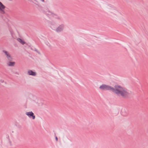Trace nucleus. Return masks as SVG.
I'll use <instances>...</instances> for the list:
<instances>
[{"label": "nucleus", "mask_w": 148, "mask_h": 148, "mask_svg": "<svg viewBox=\"0 0 148 148\" xmlns=\"http://www.w3.org/2000/svg\"><path fill=\"white\" fill-rule=\"evenodd\" d=\"M99 88L102 90H111L117 96L123 99L128 98L130 95V93L129 91L118 85H115L114 88L109 85L103 84Z\"/></svg>", "instance_id": "1"}, {"label": "nucleus", "mask_w": 148, "mask_h": 148, "mask_svg": "<svg viewBox=\"0 0 148 148\" xmlns=\"http://www.w3.org/2000/svg\"><path fill=\"white\" fill-rule=\"evenodd\" d=\"M25 114L28 116L29 117L32 119H34L35 118V116L34 113L32 111L26 112L25 113Z\"/></svg>", "instance_id": "2"}, {"label": "nucleus", "mask_w": 148, "mask_h": 148, "mask_svg": "<svg viewBox=\"0 0 148 148\" xmlns=\"http://www.w3.org/2000/svg\"><path fill=\"white\" fill-rule=\"evenodd\" d=\"M3 52L5 53L6 58L8 60H12L13 58L8 52L4 50L3 51Z\"/></svg>", "instance_id": "3"}, {"label": "nucleus", "mask_w": 148, "mask_h": 148, "mask_svg": "<svg viewBox=\"0 0 148 148\" xmlns=\"http://www.w3.org/2000/svg\"><path fill=\"white\" fill-rule=\"evenodd\" d=\"M28 1H31L36 4L39 5H40L41 2H44V0H28Z\"/></svg>", "instance_id": "4"}, {"label": "nucleus", "mask_w": 148, "mask_h": 148, "mask_svg": "<svg viewBox=\"0 0 148 148\" xmlns=\"http://www.w3.org/2000/svg\"><path fill=\"white\" fill-rule=\"evenodd\" d=\"M5 6L3 3L0 2V12L2 14L4 13V10L5 8Z\"/></svg>", "instance_id": "5"}, {"label": "nucleus", "mask_w": 148, "mask_h": 148, "mask_svg": "<svg viewBox=\"0 0 148 148\" xmlns=\"http://www.w3.org/2000/svg\"><path fill=\"white\" fill-rule=\"evenodd\" d=\"M64 26L63 25H61L58 27L56 29V31L57 32H60L62 31L63 29Z\"/></svg>", "instance_id": "6"}, {"label": "nucleus", "mask_w": 148, "mask_h": 148, "mask_svg": "<svg viewBox=\"0 0 148 148\" xmlns=\"http://www.w3.org/2000/svg\"><path fill=\"white\" fill-rule=\"evenodd\" d=\"M15 62H14L10 61L7 62V65L9 66H13L15 65Z\"/></svg>", "instance_id": "7"}, {"label": "nucleus", "mask_w": 148, "mask_h": 148, "mask_svg": "<svg viewBox=\"0 0 148 148\" xmlns=\"http://www.w3.org/2000/svg\"><path fill=\"white\" fill-rule=\"evenodd\" d=\"M28 73L29 75L32 76H35L36 75V73L34 72L31 70H29L28 71Z\"/></svg>", "instance_id": "8"}, {"label": "nucleus", "mask_w": 148, "mask_h": 148, "mask_svg": "<svg viewBox=\"0 0 148 148\" xmlns=\"http://www.w3.org/2000/svg\"><path fill=\"white\" fill-rule=\"evenodd\" d=\"M17 40L22 45H24L25 43V42L22 39L20 38H18L17 39Z\"/></svg>", "instance_id": "9"}, {"label": "nucleus", "mask_w": 148, "mask_h": 148, "mask_svg": "<svg viewBox=\"0 0 148 148\" xmlns=\"http://www.w3.org/2000/svg\"><path fill=\"white\" fill-rule=\"evenodd\" d=\"M56 138V140L57 141H58V138L57 137H56V138Z\"/></svg>", "instance_id": "10"}, {"label": "nucleus", "mask_w": 148, "mask_h": 148, "mask_svg": "<svg viewBox=\"0 0 148 148\" xmlns=\"http://www.w3.org/2000/svg\"><path fill=\"white\" fill-rule=\"evenodd\" d=\"M1 82L3 83L4 82V81L3 80H1Z\"/></svg>", "instance_id": "11"}, {"label": "nucleus", "mask_w": 148, "mask_h": 148, "mask_svg": "<svg viewBox=\"0 0 148 148\" xmlns=\"http://www.w3.org/2000/svg\"><path fill=\"white\" fill-rule=\"evenodd\" d=\"M51 28H52V29H53L52 27Z\"/></svg>", "instance_id": "12"}]
</instances>
